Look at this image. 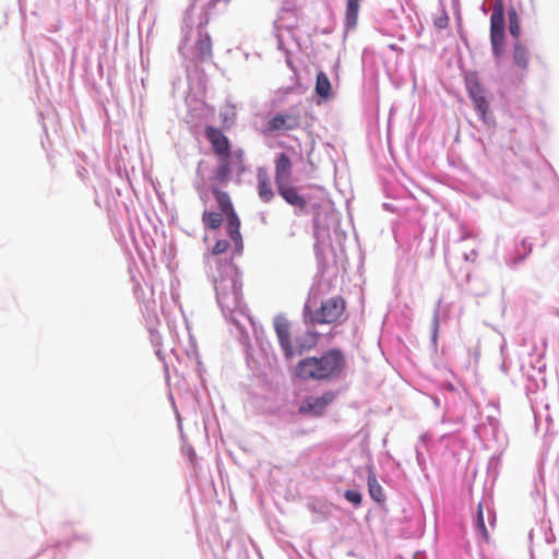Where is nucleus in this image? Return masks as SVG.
<instances>
[{"mask_svg": "<svg viewBox=\"0 0 559 559\" xmlns=\"http://www.w3.org/2000/svg\"><path fill=\"white\" fill-rule=\"evenodd\" d=\"M212 280L216 301L225 319L237 330V337L243 346V354L249 369L259 371L260 361L253 356L249 335L243 330L242 321L251 322L249 309L243 301L242 280L239 269L234 263H226L218 270L206 271Z\"/></svg>", "mask_w": 559, "mask_h": 559, "instance_id": "nucleus-1", "label": "nucleus"}, {"mask_svg": "<svg viewBox=\"0 0 559 559\" xmlns=\"http://www.w3.org/2000/svg\"><path fill=\"white\" fill-rule=\"evenodd\" d=\"M209 21V11L204 7L192 4L187 9L182 23L183 39L179 47L183 56L189 55L200 62L212 60V40L206 31Z\"/></svg>", "mask_w": 559, "mask_h": 559, "instance_id": "nucleus-2", "label": "nucleus"}, {"mask_svg": "<svg viewBox=\"0 0 559 559\" xmlns=\"http://www.w3.org/2000/svg\"><path fill=\"white\" fill-rule=\"evenodd\" d=\"M346 369V357L340 348H329L318 356L300 359L294 374L304 381L329 383L343 378Z\"/></svg>", "mask_w": 559, "mask_h": 559, "instance_id": "nucleus-3", "label": "nucleus"}, {"mask_svg": "<svg viewBox=\"0 0 559 559\" xmlns=\"http://www.w3.org/2000/svg\"><path fill=\"white\" fill-rule=\"evenodd\" d=\"M318 305L317 296L310 293L302 311L306 325L332 324L344 319L346 302L341 296L330 297Z\"/></svg>", "mask_w": 559, "mask_h": 559, "instance_id": "nucleus-4", "label": "nucleus"}, {"mask_svg": "<svg viewBox=\"0 0 559 559\" xmlns=\"http://www.w3.org/2000/svg\"><path fill=\"white\" fill-rule=\"evenodd\" d=\"M212 192L221 214L226 216L227 234L235 245L234 254H240L243 249L242 237L240 234V221L234 210L231 200L227 192L221 191L216 187L212 189Z\"/></svg>", "mask_w": 559, "mask_h": 559, "instance_id": "nucleus-5", "label": "nucleus"}, {"mask_svg": "<svg viewBox=\"0 0 559 559\" xmlns=\"http://www.w3.org/2000/svg\"><path fill=\"white\" fill-rule=\"evenodd\" d=\"M465 87L480 120L488 127L495 126V119L489 114L490 105L487 97V91L480 83L476 72H467L465 74Z\"/></svg>", "mask_w": 559, "mask_h": 559, "instance_id": "nucleus-6", "label": "nucleus"}, {"mask_svg": "<svg viewBox=\"0 0 559 559\" xmlns=\"http://www.w3.org/2000/svg\"><path fill=\"white\" fill-rule=\"evenodd\" d=\"M506 17L502 0H496L490 17V41L492 55L500 58L504 51Z\"/></svg>", "mask_w": 559, "mask_h": 559, "instance_id": "nucleus-7", "label": "nucleus"}, {"mask_svg": "<svg viewBox=\"0 0 559 559\" xmlns=\"http://www.w3.org/2000/svg\"><path fill=\"white\" fill-rule=\"evenodd\" d=\"M305 112L306 110L302 105H293L269 119L266 130L269 132H278L297 129L302 122V115Z\"/></svg>", "mask_w": 559, "mask_h": 559, "instance_id": "nucleus-8", "label": "nucleus"}, {"mask_svg": "<svg viewBox=\"0 0 559 559\" xmlns=\"http://www.w3.org/2000/svg\"><path fill=\"white\" fill-rule=\"evenodd\" d=\"M486 408L492 409V413L486 416V420L477 425L474 429L475 435L483 441L499 440L501 436L500 423L497 418L499 407L496 402H489Z\"/></svg>", "mask_w": 559, "mask_h": 559, "instance_id": "nucleus-9", "label": "nucleus"}, {"mask_svg": "<svg viewBox=\"0 0 559 559\" xmlns=\"http://www.w3.org/2000/svg\"><path fill=\"white\" fill-rule=\"evenodd\" d=\"M337 397V391L328 390L319 396H308L299 407L304 415L321 416Z\"/></svg>", "mask_w": 559, "mask_h": 559, "instance_id": "nucleus-10", "label": "nucleus"}, {"mask_svg": "<svg viewBox=\"0 0 559 559\" xmlns=\"http://www.w3.org/2000/svg\"><path fill=\"white\" fill-rule=\"evenodd\" d=\"M532 252V243L526 239H514L512 248H510L504 257L506 264L511 269L520 266Z\"/></svg>", "mask_w": 559, "mask_h": 559, "instance_id": "nucleus-11", "label": "nucleus"}, {"mask_svg": "<svg viewBox=\"0 0 559 559\" xmlns=\"http://www.w3.org/2000/svg\"><path fill=\"white\" fill-rule=\"evenodd\" d=\"M440 394L442 396L444 409L442 421H445L448 418L451 419L453 414L456 412L461 401V395L459 390L451 382H443L440 385Z\"/></svg>", "mask_w": 559, "mask_h": 559, "instance_id": "nucleus-12", "label": "nucleus"}, {"mask_svg": "<svg viewBox=\"0 0 559 559\" xmlns=\"http://www.w3.org/2000/svg\"><path fill=\"white\" fill-rule=\"evenodd\" d=\"M313 325L308 324L307 330L295 336L293 342V354L295 356H301L305 352H308L316 347L319 341V333L314 331Z\"/></svg>", "mask_w": 559, "mask_h": 559, "instance_id": "nucleus-13", "label": "nucleus"}, {"mask_svg": "<svg viewBox=\"0 0 559 559\" xmlns=\"http://www.w3.org/2000/svg\"><path fill=\"white\" fill-rule=\"evenodd\" d=\"M274 329L285 358L292 359L293 342L290 340L288 320L281 314L276 316L274 318Z\"/></svg>", "mask_w": 559, "mask_h": 559, "instance_id": "nucleus-14", "label": "nucleus"}, {"mask_svg": "<svg viewBox=\"0 0 559 559\" xmlns=\"http://www.w3.org/2000/svg\"><path fill=\"white\" fill-rule=\"evenodd\" d=\"M229 246L230 243L228 240L218 239L212 248V251L204 254V262L207 271L218 270V264L223 267L226 263H233V258L229 260L219 258V254L226 252Z\"/></svg>", "mask_w": 559, "mask_h": 559, "instance_id": "nucleus-15", "label": "nucleus"}, {"mask_svg": "<svg viewBox=\"0 0 559 559\" xmlns=\"http://www.w3.org/2000/svg\"><path fill=\"white\" fill-rule=\"evenodd\" d=\"M205 134L217 156L230 157V143L219 129L207 127Z\"/></svg>", "mask_w": 559, "mask_h": 559, "instance_id": "nucleus-16", "label": "nucleus"}, {"mask_svg": "<svg viewBox=\"0 0 559 559\" xmlns=\"http://www.w3.org/2000/svg\"><path fill=\"white\" fill-rule=\"evenodd\" d=\"M314 251L319 255L330 240V224L321 219V213L313 217Z\"/></svg>", "mask_w": 559, "mask_h": 559, "instance_id": "nucleus-17", "label": "nucleus"}, {"mask_svg": "<svg viewBox=\"0 0 559 559\" xmlns=\"http://www.w3.org/2000/svg\"><path fill=\"white\" fill-rule=\"evenodd\" d=\"M277 191L280 195L289 204L298 209L299 211H304L306 209L307 202L306 199L299 194L296 187H293L288 183V181H284L281 183H276Z\"/></svg>", "mask_w": 559, "mask_h": 559, "instance_id": "nucleus-18", "label": "nucleus"}, {"mask_svg": "<svg viewBox=\"0 0 559 559\" xmlns=\"http://www.w3.org/2000/svg\"><path fill=\"white\" fill-rule=\"evenodd\" d=\"M292 160L287 153L281 152L275 157V183L289 181Z\"/></svg>", "mask_w": 559, "mask_h": 559, "instance_id": "nucleus-19", "label": "nucleus"}, {"mask_svg": "<svg viewBox=\"0 0 559 559\" xmlns=\"http://www.w3.org/2000/svg\"><path fill=\"white\" fill-rule=\"evenodd\" d=\"M367 485L370 498L377 503H383L386 499L382 486L379 484L373 472L372 464L368 465Z\"/></svg>", "mask_w": 559, "mask_h": 559, "instance_id": "nucleus-20", "label": "nucleus"}, {"mask_svg": "<svg viewBox=\"0 0 559 559\" xmlns=\"http://www.w3.org/2000/svg\"><path fill=\"white\" fill-rule=\"evenodd\" d=\"M512 56L514 64L522 71V73H526L528 71L531 56L528 48L521 40H515L513 44Z\"/></svg>", "mask_w": 559, "mask_h": 559, "instance_id": "nucleus-21", "label": "nucleus"}, {"mask_svg": "<svg viewBox=\"0 0 559 559\" xmlns=\"http://www.w3.org/2000/svg\"><path fill=\"white\" fill-rule=\"evenodd\" d=\"M257 179L259 198L264 203H269L274 198V192L266 169L259 168Z\"/></svg>", "mask_w": 559, "mask_h": 559, "instance_id": "nucleus-22", "label": "nucleus"}, {"mask_svg": "<svg viewBox=\"0 0 559 559\" xmlns=\"http://www.w3.org/2000/svg\"><path fill=\"white\" fill-rule=\"evenodd\" d=\"M361 0H346L344 27L346 32L355 29Z\"/></svg>", "mask_w": 559, "mask_h": 559, "instance_id": "nucleus-23", "label": "nucleus"}, {"mask_svg": "<svg viewBox=\"0 0 559 559\" xmlns=\"http://www.w3.org/2000/svg\"><path fill=\"white\" fill-rule=\"evenodd\" d=\"M316 94L323 100H328L332 97V84L325 72L319 71L316 79L314 86Z\"/></svg>", "mask_w": 559, "mask_h": 559, "instance_id": "nucleus-24", "label": "nucleus"}, {"mask_svg": "<svg viewBox=\"0 0 559 559\" xmlns=\"http://www.w3.org/2000/svg\"><path fill=\"white\" fill-rule=\"evenodd\" d=\"M447 318H448V307L443 306L442 301L439 300L436 306L433 317H432V322H431V343L433 346L437 345L440 322L444 321Z\"/></svg>", "mask_w": 559, "mask_h": 559, "instance_id": "nucleus-25", "label": "nucleus"}, {"mask_svg": "<svg viewBox=\"0 0 559 559\" xmlns=\"http://www.w3.org/2000/svg\"><path fill=\"white\" fill-rule=\"evenodd\" d=\"M219 165L215 173V179L223 183L227 181L231 173L230 157L218 156Z\"/></svg>", "mask_w": 559, "mask_h": 559, "instance_id": "nucleus-26", "label": "nucleus"}, {"mask_svg": "<svg viewBox=\"0 0 559 559\" xmlns=\"http://www.w3.org/2000/svg\"><path fill=\"white\" fill-rule=\"evenodd\" d=\"M202 222L209 229H218L223 222L222 214L205 209L202 213Z\"/></svg>", "mask_w": 559, "mask_h": 559, "instance_id": "nucleus-27", "label": "nucleus"}, {"mask_svg": "<svg viewBox=\"0 0 559 559\" xmlns=\"http://www.w3.org/2000/svg\"><path fill=\"white\" fill-rule=\"evenodd\" d=\"M474 528H475L476 535L479 536L484 542L489 540V533L485 525L484 513H483V508H481L480 503L478 504V510H477Z\"/></svg>", "mask_w": 559, "mask_h": 559, "instance_id": "nucleus-28", "label": "nucleus"}, {"mask_svg": "<svg viewBox=\"0 0 559 559\" xmlns=\"http://www.w3.org/2000/svg\"><path fill=\"white\" fill-rule=\"evenodd\" d=\"M508 19H509V33L510 35L515 38V40H520V21L516 13V10L512 7L508 11Z\"/></svg>", "mask_w": 559, "mask_h": 559, "instance_id": "nucleus-29", "label": "nucleus"}, {"mask_svg": "<svg viewBox=\"0 0 559 559\" xmlns=\"http://www.w3.org/2000/svg\"><path fill=\"white\" fill-rule=\"evenodd\" d=\"M91 540V536L87 533H74L70 539L59 540L55 547H61L66 544L67 547L74 545L76 542H82L84 544H88Z\"/></svg>", "mask_w": 559, "mask_h": 559, "instance_id": "nucleus-30", "label": "nucleus"}, {"mask_svg": "<svg viewBox=\"0 0 559 559\" xmlns=\"http://www.w3.org/2000/svg\"><path fill=\"white\" fill-rule=\"evenodd\" d=\"M344 498L356 508L359 507L362 501L361 493L356 489L345 490Z\"/></svg>", "mask_w": 559, "mask_h": 559, "instance_id": "nucleus-31", "label": "nucleus"}, {"mask_svg": "<svg viewBox=\"0 0 559 559\" xmlns=\"http://www.w3.org/2000/svg\"><path fill=\"white\" fill-rule=\"evenodd\" d=\"M308 508L312 513L317 514L316 519L313 520L314 522H320L328 518V511L324 506H318L316 503H310L308 506Z\"/></svg>", "mask_w": 559, "mask_h": 559, "instance_id": "nucleus-32", "label": "nucleus"}, {"mask_svg": "<svg viewBox=\"0 0 559 559\" xmlns=\"http://www.w3.org/2000/svg\"><path fill=\"white\" fill-rule=\"evenodd\" d=\"M243 152L241 150H237L235 151L234 153L230 152V162L231 164L235 165V167L237 168L238 173H242L243 171Z\"/></svg>", "mask_w": 559, "mask_h": 559, "instance_id": "nucleus-33", "label": "nucleus"}, {"mask_svg": "<svg viewBox=\"0 0 559 559\" xmlns=\"http://www.w3.org/2000/svg\"><path fill=\"white\" fill-rule=\"evenodd\" d=\"M160 338L162 337H160L159 333H157L155 331H151V342L156 347L155 354L159 360L165 361V356L162 353V349L159 348Z\"/></svg>", "mask_w": 559, "mask_h": 559, "instance_id": "nucleus-34", "label": "nucleus"}, {"mask_svg": "<svg viewBox=\"0 0 559 559\" xmlns=\"http://www.w3.org/2000/svg\"><path fill=\"white\" fill-rule=\"evenodd\" d=\"M415 450H416V461H417V464L420 467V469L424 471L425 467H426L425 454H424L420 445H416Z\"/></svg>", "mask_w": 559, "mask_h": 559, "instance_id": "nucleus-35", "label": "nucleus"}, {"mask_svg": "<svg viewBox=\"0 0 559 559\" xmlns=\"http://www.w3.org/2000/svg\"><path fill=\"white\" fill-rule=\"evenodd\" d=\"M449 17L445 12H443V15L435 20V26L437 28H445L448 26Z\"/></svg>", "mask_w": 559, "mask_h": 559, "instance_id": "nucleus-36", "label": "nucleus"}, {"mask_svg": "<svg viewBox=\"0 0 559 559\" xmlns=\"http://www.w3.org/2000/svg\"><path fill=\"white\" fill-rule=\"evenodd\" d=\"M477 251L475 249H472L469 250L468 252L467 251H463L461 253V257L462 259L465 261V262H468V261H475L476 257H477Z\"/></svg>", "mask_w": 559, "mask_h": 559, "instance_id": "nucleus-37", "label": "nucleus"}, {"mask_svg": "<svg viewBox=\"0 0 559 559\" xmlns=\"http://www.w3.org/2000/svg\"><path fill=\"white\" fill-rule=\"evenodd\" d=\"M431 401L435 405V407L439 408V407H443V401H442V396L440 394V391L438 392V394H435L431 396Z\"/></svg>", "mask_w": 559, "mask_h": 559, "instance_id": "nucleus-38", "label": "nucleus"}, {"mask_svg": "<svg viewBox=\"0 0 559 559\" xmlns=\"http://www.w3.org/2000/svg\"><path fill=\"white\" fill-rule=\"evenodd\" d=\"M472 234L464 228H461L460 236H459V242H463L466 239L471 238Z\"/></svg>", "mask_w": 559, "mask_h": 559, "instance_id": "nucleus-39", "label": "nucleus"}, {"mask_svg": "<svg viewBox=\"0 0 559 559\" xmlns=\"http://www.w3.org/2000/svg\"><path fill=\"white\" fill-rule=\"evenodd\" d=\"M444 260H445L447 265L449 267H451V265L453 264V255L449 249H445V251H444Z\"/></svg>", "mask_w": 559, "mask_h": 559, "instance_id": "nucleus-40", "label": "nucleus"}, {"mask_svg": "<svg viewBox=\"0 0 559 559\" xmlns=\"http://www.w3.org/2000/svg\"><path fill=\"white\" fill-rule=\"evenodd\" d=\"M51 551H52V549L51 550L45 549L43 551V554H40L39 556L45 559H55L53 556L51 555Z\"/></svg>", "mask_w": 559, "mask_h": 559, "instance_id": "nucleus-41", "label": "nucleus"}, {"mask_svg": "<svg viewBox=\"0 0 559 559\" xmlns=\"http://www.w3.org/2000/svg\"><path fill=\"white\" fill-rule=\"evenodd\" d=\"M76 173H78V176L83 179L85 177V175L87 174V170H86V168L81 167L78 169Z\"/></svg>", "mask_w": 559, "mask_h": 559, "instance_id": "nucleus-42", "label": "nucleus"}, {"mask_svg": "<svg viewBox=\"0 0 559 559\" xmlns=\"http://www.w3.org/2000/svg\"><path fill=\"white\" fill-rule=\"evenodd\" d=\"M488 519H489V521H490L491 523H493V522H495V520H496L495 514H493L490 510L488 511Z\"/></svg>", "mask_w": 559, "mask_h": 559, "instance_id": "nucleus-43", "label": "nucleus"}, {"mask_svg": "<svg viewBox=\"0 0 559 559\" xmlns=\"http://www.w3.org/2000/svg\"><path fill=\"white\" fill-rule=\"evenodd\" d=\"M535 425H536V428L538 429L539 426H540V419H539V416L537 414H535Z\"/></svg>", "mask_w": 559, "mask_h": 559, "instance_id": "nucleus-44", "label": "nucleus"}, {"mask_svg": "<svg viewBox=\"0 0 559 559\" xmlns=\"http://www.w3.org/2000/svg\"><path fill=\"white\" fill-rule=\"evenodd\" d=\"M246 322H248V323H249V321H242V324L245 325V323H246ZM250 324H251L252 326H254V323H253V321H252V320H251ZM253 329H255V328H253ZM243 330H246V328H245V326H243ZM245 332H246V334L248 335V332H247V331H245ZM254 333H258V330H254Z\"/></svg>", "mask_w": 559, "mask_h": 559, "instance_id": "nucleus-45", "label": "nucleus"}, {"mask_svg": "<svg viewBox=\"0 0 559 559\" xmlns=\"http://www.w3.org/2000/svg\"><path fill=\"white\" fill-rule=\"evenodd\" d=\"M187 453L189 454L190 457L195 455L194 450L192 448L187 450Z\"/></svg>", "mask_w": 559, "mask_h": 559, "instance_id": "nucleus-46", "label": "nucleus"}, {"mask_svg": "<svg viewBox=\"0 0 559 559\" xmlns=\"http://www.w3.org/2000/svg\"><path fill=\"white\" fill-rule=\"evenodd\" d=\"M258 341L260 342L261 349L264 350V344L262 341H260L259 336H257Z\"/></svg>", "mask_w": 559, "mask_h": 559, "instance_id": "nucleus-47", "label": "nucleus"}, {"mask_svg": "<svg viewBox=\"0 0 559 559\" xmlns=\"http://www.w3.org/2000/svg\"><path fill=\"white\" fill-rule=\"evenodd\" d=\"M324 219L335 221V216H334V214H332L331 217H325Z\"/></svg>", "mask_w": 559, "mask_h": 559, "instance_id": "nucleus-48", "label": "nucleus"}, {"mask_svg": "<svg viewBox=\"0 0 559 559\" xmlns=\"http://www.w3.org/2000/svg\"><path fill=\"white\" fill-rule=\"evenodd\" d=\"M134 288H135V292H136V290H138V288H139V283H135Z\"/></svg>", "mask_w": 559, "mask_h": 559, "instance_id": "nucleus-49", "label": "nucleus"}, {"mask_svg": "<svg viewBox=\"0 0 559 559\" xmlns=\"http://www.w3.org/2000/svg\"><path fill=\"white\" fill-rule=\"evenodd\" d=\"M383 206L386 207V209H390V205L386 204V203H384Z\"/></svg>", "mask_w": 559, "mask_h": 559, "instance_id": "nucleus-50", "label": "nucleus"}]
</instances>
